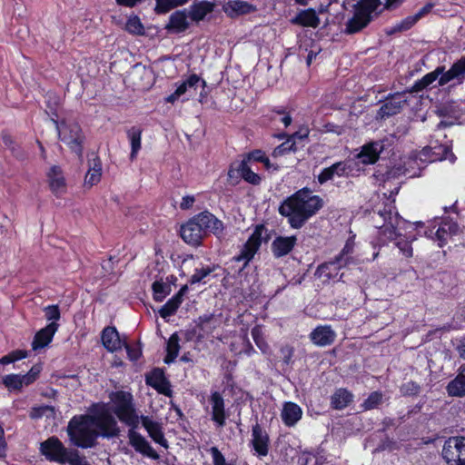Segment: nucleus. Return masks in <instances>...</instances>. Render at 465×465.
Segmentation results:
<instances>
[{
  "mask_svg": "<svg viewBox=\"0 0 465 465\" xmlns=\"http://www.w3.org/2000/svg\"><path fill=\"white\" fill-rule=\"evenodd\" d=\"M353 399V395L347 389L340 388L334 391L331 398V404L334 410L346 408Z\"/></svg>",
  "mask_w": 465,
  "mask_h": 465,
  "instance_id": "38",
  "label": "nucleus"
},
{
  "mask_svg": "<svg viewBox=\"0 0 465 465\" xmlns=\"http://www.w3.org/2000/svg\"><path fill=\"white\" fill-rule=\"evenodd\" d=\"M459 230L457 223L452 220L444 219L439 224V227L435 232L432 230L424 232V235L438 242V245L442 247L447 243V240L453 234H456Z\"/></svg>",
  "mask_w": 465,
  "mask_h": 465,
  "instance_id": "13",
  "label": "nucleus"
},
{
  "mask_svg": "<svg viewBox=\"0 0 465 465\" xmlns=\"http://www.w3.org/2000/svg\"><path fill=\"white\" fill-rule=\"evenodd\" d=\"M52 122L55 125L61 142L81 157L83 154L84 135L79 124L73 120H63L59 122L55 119H52Z\"/></svg>",
  "mask_w": 465,
  "mask_h": 465,
  "instance_id": "7",
  "label": "nucleus"
},
{
  "mask_svg": "<svg viewBox=\"0 0 465 465\" xmlns=\"http://www.w3.org/2000/svg\"><path fill=\"white\" fill-rule=\"evenodd\" d=\"M142 129L138 126H132L126 131L127 138L131 144L130 159L134 161L142 147Z\"/></svg>",
  "mask_w": 465,
  "mask_h": 465,
  "instance_id": "37",
  "label": "nucleus"
},
{
  "mask_svg": "<svg viewBox=\"0 0 465 465\" xmlns=\"http://www.w3.org/2000/svg\"><path fill=\"white\" fill-rule=\"evenodd\" d=\"M223 10L229 16L234 17L254 12L256 7L245 1L232 0L223 6Z\"/></svg>",
  "mask_w": 465,
  "mask_h": 465,
  "instance_id": "34",
  "label": "nucleus"
},
{
  "mask_svg": "<svg viewBox=\"0 0 465 465\" xmlns=\"http://www.w3.org/2000/svg\"><path fill=\"white\" fill-rule=\"evenodd\" d=\"M59 324L57 322H50L45 328L38 331L32 342V349L34 351L41 350L53 341V338L57 331Z\"/></svg>",
  "mask_w": 465,
  "mask_h": 465,
  "instance_id": "23",
  "label": "nucleus"
},
{
  "mask_svg": "<svg viewBox=\"0 0 465 465\" xmlns=\"http://www.w3.org/2000/svg\"><path fill=\"white\" fill-rule=\"evenodd\" d=\"M190 0H156L155 11L158 14H164L173 8L183 5Z\"/></svg>",
  "mask_w": 465,
  "mask_h": 465,
  "instance_id": "47",
  "label": "nucleus"
},
{
  "mask_svg": "<svg viewBox=\"0 0 465 465\" xmlns=\"http://www.w3.org/2000/svg\"><path fill=\"white\" fill-rule=\"evenodd\" d=\"M264 231L265 228L263 225L256 226L245 244L242 246L240 253L234 257L236 262L243 263V267L249 263L259 250Z\"/></svg>",
  "mask_w": 465,
  "mask_h": 465,
  "instance_id": "10",
  "label": "nucleus"
},
{
  "mask_svg": "<svg viewBox=\"0 0 465 465\" xmlns=\"http://www.w3.org/2000/svg\"><path fill=\"white\" fill-rule=\"evenodd\" d=\"M345 266L344 263L335 257L333 260L319 265L316 270V274L325 280H335L338 276L339 280H341L343 274L339 275V272Z\"/></svg>",
  "mask_w": 465,
  "mask_h": 465,
  "instance_id": "26",
  "label": "nucleus"
},
{
  "mask_svg": "<svg viewBox=\"0 0 465 465\" xmlns=\"http://www.w3.org/2000/svg\"><path fill=\"white\" fill-rule=\"evenodd\" d=\"M40 371L39 366H33L25 375L8 374L4 376L2 382L9 391H20L23 386L32 384L37 379Z\"/></svg>",
  "mask_w": 465,
  "mask_h": 465,
  "instance_id": "11",
  "label": "nucleus"
},
{
  "mask_svg": "<svg viewBox=\"0 0 465 465\" xmlns=\"http://www.w3.org/2000/svg\"><path fill=\"white\" fill-rule=\"evenodd\" d=\"M5 431L3 427L0 425V458L5 456L6 443L5 440Z\"/></svg>",
  "mask_w": 465,
  "mask_h": 465,
  "instance_id": "60",
  "label": "nucleus"
},
{
  "mask_svg": "<svg viewBox=\"0 0 465 465\" xmlns=\"http://www.w3.org/2000/svg\"><path fill=\"white\" fill-rule=\"evenodd\" d=\"M47 176L49 180L50 188L54 194L59 196L65 193L66 183L60 167H51Z\"/></svg>",
  "mask_w": 465,
  "mask_h": 465,
  "instance_id": "33",
  "label": "nucleus"
},
{
  "mask_svg": "<svg viewBox=\"0 0 465 465\" xmlns=\"http://www.w3.org/2000/svg\"><path fill=\"white\" fill-rule=\"evenodd\" d=\"M294 145H295L294 142H292L291 140H287L286 142L282 143V144H280L273 150V155L281 156L289 152H292V151L294 152L296 150Z\"/></svg>",
  "mask_w": 465,
  "mask_h": 465,
  "instance_id": "55",
  "label": "nucleus"
},
{
  "mask_svg": "<svg viewBox=\"0 0 465 465\" xmlns=\"http://www.w3.org/2000/svg\"><path fill=\"white\" fill-rule=\"evenodd\" d=\"M67 462L70 465H91L84 457L80 456L76 451L69 450L65 459L64 463Z\"/></svg>",
  "mask_w": 465,
  "mask_h": 465,
  "instance_id": "53",
  "label": "nucleus"
},
{
  "mask_svg": "<svg viewBox=\"0 0 465 465\" xmlns=\"http://www.w3.org/2000/svg\"><path fill=\"white\" fill-rule=\"evenodd\" d=\"M45 319L51 322H56L61 317L58 305L53 304L44 308Z\"/></svg>",
  "mask_w": 465,
  "mask_h": 465,
  "instance_id": "54",
  "label": "nucleus"
},
{
  "mask_svg": "<svg viewBox=\"0 0 465 465\" xmlns=\"http://www.w3.org/2000/svg\"><path fill=\"white\" fill-rule=\"evenodd\" d=\"M189 20L187 9L177 10L170 15L166 29L175 34L183 33L189 27Z\"/></svg>",
  "mask_w": 465,
  "mask_h": 465,
  "instance_id": "25",
  "label": "nucleus"
},
{
  "mask_svg": "<svg viewBox=\"0 0 465 465\" xmlns=\"http://www.w3.org/2000/svg\"><path fill=\"white\" fill-rule=\"evenodd\" d=\"M240 176L248 183L259 185L262 177L254 171L253 166L248 163V161H241L236 169Z\"/></svg>",
  "mask_w": 465,
  "mask_h": 465,
  "instance_id": "36",
  "label": "nucleus"
},
{
  "mask_svg": "<svg viewBox=\"0 0 465 465\" xmlns=\"http://www.w3.org/2000/svg\"><path fill=\"white\" fill-rule=\"evenodd\" d=\"M209 402L211 405L212 420L215 423L216 427L223 428L226 423L227 415L222 394L218 391L212 392Z\"/></svg>",
  "mask_w": 465,
  "mask_h": 465,
  "instance_id": "19",
  "label": "nucleus"
},
{
  "mask_svg": "<svg viewBox=\"0 0 465 465\" xmlns=\"http://www.w3.org/2000/svg\"><path fill=\"white\" fill-rule=\"evenodd\" d=\"M181 237L191 245H199L203 238V232L196 221L193 217L185 224L181 227Z\"/></svg>",
  "mask_w": 465,
  "mask_h": 465,
  "instance_id": "24",
  "label": "nucleus"
},
{
  "mask_svg": "<svg viewBox=\"0 0 465 465\" xmlns=\"http://www.w3.org/2000/svg\"><path fill=\"white\" fill-rule=\"evenodd\" d=\"M187 287L183 286L174 296H173L159 310V314L162 318L166 319L173 315L183 302L184 292Z\"/></svg>",
  "mask_w": 465,
  "mask_h": 465,
  "instance_id": "35",
  "label": "nucleus"
},
{
  "mask_svg": "<svg viewBox=\"0 0 465 465\" xmlns=\"http://www.w3.org/2000/svg\"><path fill=\"white\" fill-rule=\"evenodd\" d=\"M125 30L134 35H143L144 26L137 15H130L125 23Z\"/></svg>",
  "mask_w": 465,
  "mask_h": 465,
  "instance_id": "45",
  "label": "nucleus"
},
{
  "mask_svg": "<svg viewBox=\"0 0 465 465\" xmlns=\"http://www.w3.org/2000/svg\"><path fill=\"white\" fill-rule=\"evenodd\" d=\"M382 401V393L380 391L371 392L363 401L361 407L364 411L377 408Z\"/></svg>",
  "mask_w": 465,
  "mask_h": 465,
  "instance_id": "51",
  "label": "nucleus"
},
{
  "mask_svg": "<svg viewBox=\"0 0 465 465\" xmlns=\"http://www.w3.org/2000/svg\"><path fill=\"white\" fill-rule=\"evenodd\" d=\"M251 333L256 346L260 349V351L263 354H268L270 352V346L265 341L262 326L255 325L252 329Z\"/></svg>",
  "mask_w": 465,
  "mask_h": 465,
  "instance_id": "44",
  "label": "nucleus"
},
{
  "mask_svg": "<svg viewBox=\"0 0 465 465\" xmlns=\"http://www.w3.org/2000/svg\"><path fill=\"white\" fill-rule=\"evenodd\" d=\"M377 231L376 245H385L389 242L395 241V245L401 253L409 258L412 256L411 242L417 239L411 232L423 227L422 222L410 223L402 219L395 210L394 199H388V203L382 210H379L373 215Z\"/></svg>",
  "mask_w": 465,
  "mask_h": 465,
  "instance_id": "1",
  "label": "nucleus"
},
{
  "mask_svg": "<svg viewBox=\"0 0 465 465\" xmlns=\"http://www.w3.org/2000/svg\"><path fill=\"white\" fill-rule=\"evenodd\" d=\"M361 168L359 163L351 158L334 163L329 167L323 168L317 176L320 184L333 181L335 177L349 178L359 175Z\"/></svg>",
  "mask_w": 465,
  "mask_h": 465,
  "instance_id": "8",
  "label": "nucleus"
},
{
  "mask_svg": "<svg viewBox=\"0 0 465 465\" xmlns=\"http://www.w3.org/2000/svg\"><path fill=\"white\" fill-rule=\"evenodd\" d=\"M40 450L47 460L64 463V459L69 451L55 437H51L41 443Z\"/></svg>",
  "mask_w": 465,
  "mask_h": 465,
  "instance_id": "12",
  "label": "nucleus"
},
{
  "mask_svg": "<svg viewBox=\"0 0 465 465\" xmlns=\"http://www.w3.org/2000/svg\"><path fill=\"white\" fill-rule=\"evenodd\" d=\"M281 351L284 357V361L286 363H289V361L292 356V353H293L292 348L286 346V347L282 348Z\"/></svg>",
  "mask_w": 465,
  "mask_h": 465,
  "instance_id": "62",
  "label": "nucleus"
},
{
  "mask_svg": "<svg viewBox=\"0 0 465 465\" xmlns=\"http://www.w3.org/2000/svg\"><path fill=\"white\" fill-rule=\"evenodd\" d=\"M323 206V200L307 188L301 189L284 200L279 213L288 218L291 227L299 229Z\"/></svg>",
  "mask_w": 465,
  "mask_h": 465,
  "instance_id": "3",
  "label": "nucleus"
},
{
  "mask_svg": "<svg viewBox=\"0 0 465 465\" xmlns=\"http://www.w3.org/2000/svg\"><path fill=\"white\" fill-rule=\"evenodd\" d=\"M195 199L193 195H185L182 198V202L180 203V207L183 210H187L191 208L194 203Z\"/></svg>",
  "mask_w": 465,
  "mask_h": 465,
  "instance_id": "59",
  "label": "nucleus"
},
{
  "mask_svg": "<svg viewBox=\"0 0 465 465\" xmlns=\"http://www.w3.org/2000/svg\"><path fill=\"white\" fill-rule=\"evenodd\" d=\"M237 339L241 343L242 348H236L234 347V343H231L230 350L232 352H233L235 355L244 353L247 356H251L253 353H255V350L251 344L246 331H243L242 333L237 335Z\"/></svg>",
  "mask_w": 465,
  "mask_h": 465,
  "instance_id": "41",
  "label": "nucleus"
},
{
  "mask_svg": "<svg viewBox=\"0 0 465 465\" xmlns=\"http://www.w3.org/2000/svg\"><path fill=\"white\" fill-rule=\"evenodd\" d=\"M465 81V56L457 60L439 80V85L444 86L450 83L453 85L461 84Z\"/></svg>",
  "mask_w": 465,
  "mask_h": 465,
  "instance_id": "17",
  "label": "nucleus"
},
{
  "mask_svg": "<svg viewBox=\"0 0 465 465\" xmlns=\"http://www.w3.org/2000/svg\"><path fill=\"white\" fill-rule=\"evenodd\" d=\"M278 114H282L280 118L281 123H282L285 127H288L292 121L291 115L289 114H285L283 111H278Z\"/></svg>",
  "mask_w": 465,
  "mask_h": 465,
  "instance_id": "63",
  "label": "nucleus"
},
{
  "mask_svg": "<svg viewBox=\"0 0 465 465\" xmlns=\"http://www.w3.org/2000/svg\"><path fill=\"white\" fill-rule=\"evenodd\" d=\"M401 391L404 395H416L420 392V386L415 382L410 381L401 386Z\"/></svg>",
  "mask_w": 465,
  "mask_h": 465,
  "instance_id": "58",
  "label": "nucleus"
},
{
  "mask_svg": "<svg viewBox=\"0 0 465 465\" xmlns=\"http://www.w3.org/2000/svg\"><path fill=\"white\" fill-rule=\"evenodd\" d=\"M102 177V163L98 158L94 159L84 179V183L89 186L97 184Z\"/></svg>",
  "mask_w": 465,
  "mask_h": 465,
  "instance_id": "42",
  "label": "nucleus"
},
{
  "mask_svg": "<svg viewBox=\"0 0 465 465\" xmlns=\"http://www.w3.org/2000/svg\"><path fill=\"white\" fill-rule=\"evenodd\" d=\"M179 336L177 333H173L167 341L166 351L167 354L164 358V362L169 364L173 362L177 358L180 351Z\"/></svg>",
  "mask_w": 465,
  "mask_h": 465,
  "instance_id": "43",
  "label": "nucleus"
},
{
  "mask_svg": "<svg viewBox=\"0 0 465 465\" xmlns=\"http://www.w3.org/2000/svg\"><path fill=\"white\" fill-rule=\"evenodd\" d=\"M381 0H360L354 6L353 15L348 19L344 32L352 35L365 28L379 14Z\"/></svg>",
  "mask_w": 465,
  "mask_h": 465,
  "instance_id": "6",
  "label": "nucleus"
},
{
  "mask_svg": "<svg viewBox=\"0 0 465 465\" xmlns=\"http://www.w3.org/2000/svg\"><path fill=\"white\" fill-rule=\"evenodd\" d=\"M46 407H40V408H33V410L30 412V416L33 419L40 418L43 414Z\"/></svg>",
  "mask_w": 465,
  "mask_h": 465,
  "instance_id": "64",
  "label": "nucleus"
},
{
  "mask_svg": "<svg viewBox=\"0 0 465 465\" xmlns=\"http://www.w3.org/2000/svg\"><path fill=\"white\" fill-rule=\"evenodd\" d=\"M213 271V268L209 266L195 269L193 274L191 276L190 283L195 284L203 282L205 277H207Z\"/></svg>",
  "mask_w": 465,
  "mask_h": 465,
  "instance_id": "52",
  "label": "nucleus"
},
{
  "mask_svg": "<svg viewBox=\"0 0 465 465\" xmlns=\"http://www.w3.org/2000/svg\"><path fill=\"white\" fill-rule=\"evenodd\" d=\"M404 103L405 101L397 97L389 99L380 108L379 114L382 118L394 115L401 111Z\"/></svg>",
  "mask_w": 465,
  "mask_h": 465,
  "instance_id": "40",
  "label": "nucleus"
},
{
  "mask_svg": "<svg viewBox=\"0 0 465 465\" xmlns=\"http://www.w3.org/2000/svg\"><path fill=\"white\" fill-rule=\"evenodd\" d=\"M446 391L450 397L465 396V364L460 367L458 375L448 383Z\"/></svg>",
  "mask_w": 465,
  "mask_h": 465,
  "instance_id": "31",
  "label": "nucleus"
},
{
  "mask_svg": "<svg viewBox=\"0 0 465 465\" xmlns=\"http://www.w3.org/2000/svg\"><path fill=\"white\" fill-rule=\"evenodd\" d=\"M210 454L212 455L213 465H228L223 453L218 450L217 447H211Z\"/></svg>",
  "mask_w": 465,
  "mask_h": 465,
  "instance_id": "56",
  "label": "nucleus"
},
{
  "mask_svg": "<svg viewBox=\"0 0 465 465\" xmlns=\"http://www.w3.org/2000/svg\"><path fill=\"white\" fill-rule=\"evenodd\" d=\"M112 411L119 420L129 427L127 437L129 444L136 452L152 460H159V454L153 450L149 441L137 431L140 417L135 410L134 397L130 392L118 391L110 395Z\"/></svg>",
  "mask_w": 465,
  "mask_h": 465,
  "instance_id": "2",
  "label": "nucleus"
},
{
  "mask_svg": "<svg viewBox=\"0 0 465 465\" xmlns=\"http://www.w3.org/2000/svg\"><path fill=\"white\" fill-rule=\"evenodd\" d=\"M445 74V66H438L432 72L425 74L421 79L416 81L413 84L412 89L415 92H420L427 87L432 86H440L439 80Z\"/></svg>",
  "mask_w": 465,
  "mask_h": 465,
  "instance_id": "30",
  "label": "nucleus"
},
{
  "mask_svg": "<svg viewBox=\"0 0 465 465\" xmlns=\"http://www.w3.org/2000/svg\"><path fill=\"white\" fill-rule=\"evenodd\" d=\"M442 458L448 465H465V436L450 437L442 448Z\"/></svg>",
  "mask_w": 465,
  "mask_h": 465,
  "instance_id": "9",
  "label": "nucleus"
},
{
  "mask_svg": "<svg viewBox=\"0 0 465 465\" xmlns=\"http://www.w3.org/2000/svg\"><path fill=\"white\" fill-rule=\"evenodd\" d=\"M312 342L320 347L331 345L336 338V332L331 325H319L310 333Z\"/></svg>",
  "mask_w": 465,
  "mask_h": 465,
  "instance_id": "21",
  "label": "nucleus"
},
{
  "mask_svg": "<svg viewBox=\"0 0 465 465\" xmlns=\"http://www.w3.org/2000/svg\"><path fill=\"white\" fill-rule=\"evenodd\" d=\"M124 346L125 347V350H126V352H127L128 358H129L131 361H137V360L140 358V356L142 355V350H141V348H140L138 345L131 346V345H128V344L124 341Z\"/></svg>",
  "mask_w": 465,
  "mask_h": 465,
  "instance_id": "57",
  "label": "nucleus"
},
{
  "mask_svg": "<svg viewBox=\"0 0 465 465\" xmlns=\"http://www.w3.org/2000/svg\"><path fill=\"white\" fill-rule=\"evenodd\" d=\"M153 299L156 302H163L170 292V286L162 281H156L152 286Z\"/></svg>",
  "mask_w": 465,
  "mask_h": 465,
  "instance_id": "48",
  "label": "nucleus"
},
{
  "mask_svg": "<svg viewBox=\"0 0 465 465\" xmlns=\"http://www.w3.org/2000/svg\"><path fill=\"white\" fill-rule=\"evenodd\" d=\"M140 423H142L143 427L147 431L149 437L160 446L167 449L168 441L164 437L163 431L162 423L153 420L152 417L143 416L140 417Z\"/></svg>",
  "mask_w": 465,
  "mask_h": 465,
  "instance_id": "18",
  "label": "nucleus"
},
{
  "mask_svg": "<svg viewBox=\"0 0 465 465\" xmlns=\"http://www.w3.org/2000/svg\"><path fill=\"white\" fill-rule=\"evenodd\" d=\"M146 383L161 394L169 397L172 394L171 385L161 369H153L150 371L146 375Z\"/></svg>",
  "mask_w": 465,
  "mask_h": 465,
  "instance_id": "22",
  "label": "nucleus"
},
{
  "mask_svg": "<svg viewBox=\"0 0 465 465\" xmlns=\"http://www.w3.org/2000/svg\"><path fill=\"white\" fill-rule=\"evenodd\" d=\"M242 161H248V163L252 165H253V163H262L266 169H270L271 167L269 158L262 151L260 150H255L250 153Z\"/></svg>",
  "mask_w": 465,
  "mask_h": 465,
  "instance_id": "49",
  "label": "nucleus"
},
{
  "mask_svg": "<svg viewBox=\"0 0 465 465\" xmlns=\"http://www.w3.org/2000/svg\"><path fill=\"white\" fill-rule=\"evenodd\" d=\"M417 23L416 17L414 15L407 16L401 21L396 23L393 26L391 27L389 34H393L397 32L407 31L411 28Z\"/></svg>",
  "mask_w": 465,
  "mask_h": 465,
  "instance_id": "50",
  "label": "nucleus"
},
{
  "mask_svg": "<svg viewBox=\"0 0 465 465\" xmlns=\"http://www.w3.org/2000/svg\"><path fill=\"white\" fill-rule=\"evenodd\" d=\"M203 88L205 87V81L195 74H190L185 80L180 83L175 91L165 97V102L174 104L182 95L190 93L192 90H196L199 84Z\"/></svg>",
  "mask_w": 465,
  "mask_h": 465,
  "instance_id": "15",
  "label": "nucleus"
},
{
  "mask_svg": "<svg viewBox=\"0 0 465 465\" xmlns=\"http://www.w3.org/2000/svg\"><path fill=\"white\" fill-rule=\"evenodd\" d=\"M214 4L209 1L194 2L189 9H187L190 20L192 22L199 23L206 18L208 15L213 13Z\"/></svg>",
  "mask_w": 465,
  "mask_h": 465,
  "instance_id": "29",
  "label": "nucleus"
},
{
  "mask_svg": "<svg viewBox=\"0 0 465 465\" xmlns=\"http://www.w3.org/2000/svg\"><path fill=\"white\" fill-rule=\"evenodd\" d=\"M384 150L383 141L370 142L361 146L360 153L356 155L362 164H373L379 159Z\"/></svg>",
  "mask_w": 465,
  "mask_h": 465,
  "instance_id": "20",
  "label": "nucleus"
},
{
  "mask_svg": "<svg viewBox=\"0 0 465 465\" xmlns=\"http://www.w3.org/2000/svg\"><path fill=\"white\" fill-rule=\"evenodd\" d=\"M446 126L444 122H440L429 145L424 147L419 153V158L422 162H438L448 160L451 163L456 161V156L451 152V141L447 139L446 134L441 132V127Z\"/></svg>",
  "mask_w": 465,
  "mask_h": 465,
  "instance_id": "5",
  "label": "nucleus"
},
{
  "mask_svg": "<svg viewBox=\"0 0 465 465\" xmlns=\"http://www.w3.org/2000/svg\"><path fill=\"white\" fill-rule=\"evenodd\" d=\"M319 22V17L317 16L315 11L312 9L301 11L295 17L292 19V23L294 25L310 27H317Z\"/></svg>",
  "mask_w": 465,
  "mask_h": 465,
  "instance_id": "39",
  "label": "nucleus"
},
{
  "mask_svg": "<svg viewBox=\"0 0 465 465\" xmlns=\"http://www.w3.org/2000/svg\"><path fill=\"white\" fill-rule=\"evenodd\" d=\"M99 420L94 416L74 417L68 424V435L73 444L81 448H91L99 436Z\"/></svg>",
  "mask_w": 465,
  "mask_h": 465,
  "instance_id": "4",
  "label": "nucleus"
},
{
  "mask_svg": "<svg viewBox=\"0 0 465 465\" xmlns=\"http://www.w3.org/2000/svg\"><path fill=\"white\" fill-rule=\"evenodd\" d=\"M251 445L254 451V455L259 458L268 455L270 445L269 435L259 424H255L252 428Z\"/></svg>",
  "mask_w": 465,
  "mask_h": 465,
  "instance_id": "16",
  "label": "nucleus"
},
{
  "mask_svg": "<svg viewBox=\"0 0 465 465\" xmlns=\"http://www.w3.org/2000/svg\"><path fill=\"white\" fill-rule=\"evenodd\" d=\"M353 248L354 242L351 239H349L346 242L341 252L336 256V258L340 260L342 263H344L346 266L351 263H354L355 260L352 257Z\"/></svg>",
  "mask_w": 465,
  "mask_h": 465,
  "instance_id": "46",
  "label": "nucleus"
},
{
  "mask_svg": "<svg viewBox=\"0 0 465 465\" xmlns=\"http://www.w3.org/2000/svg\"><path fill=\"white\" fill-rule=\"evenodd\" d=\"M296 241L295 236L276 237L272 243L274 256L279 258L287 255L293 249Z\"/></svg>",
  "mask_w": 465,
  "mask_h": 465,
  "instance_id": "32",
  "label": "nucleus"
},
{
  "mask_svg": "<svg viewBox=\"0 0 465 465\" xmlns=\"http://www.w3.org/2000/svg\"><path fill=\"white\" fill-rule=\"evenodd\" d=\"M302 410L298 404L292 401L284 402L282 409L281 417L282 422L286 426H294L302 419Z\"/></svg>",
  "mask_w": 465,
  "mask_h": 465,
  "instance_id": "28",
  "label": "nucleus"
},
{
  "mask_svg": "<svg viewBox=\"0 0 465 465\" xmlns=\"http://www.w3.org/2000/svg\"><path fill=\"white\" fill-rule=\"evenodd\" d=\"M203 233L209 232L220 236L224 229L223 223L208 211L202 212L193 216Z\"/></svg>",
  "mask_w": 465,
  "mask_h": 465,
  "instance_id": "14",
  "label": "nucleus"
},
{
  "mask_svg": "<svg viewBox=\"0 0 465 465\" xmlns=\"http://www.w3.org/2000/svg\"><path fill=\"white\" fill-rule=\"evenodd\" d=\"M101 340L104 348L110 352L121 350L124 344V341L120 339L115 327L104 328L102 331Z\"/></svg>",
  "mask_w": 465,
  "mask_h": 465,
  "instance_id": "27",
  "label": "nucleus"
},
{
  "mask_svg": "<svg viewBox=\"0 0 465 465\" xmlns=\"http://www.w3.org/2000/svg\"><path fill=\"white\" fill-rule=\"evenodd\" d=\"M432 8V5L428 4L425 6H423L417 14L414 15V17H416L417 22L424 16L426 14L430 13Z\"/></svg>",
  "mask_w": 465,
  "mask_h": 465,
  "instance_id": "61",
  "label": "nucleus"
}]
</instances>
